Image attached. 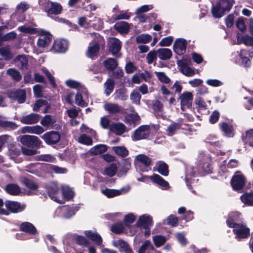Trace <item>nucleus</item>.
<instances>
[{"label": "nucleus", "instance_id": "f257e3e1", "mask_svg": "<svg viewBox=\"0 0 253 253\" xmlns=\"http://www.w3.org/2000/svg\"><path fill=\"white\" fill-rule=\"evenodd\" d=\"M231 217L226 220L227 225L233 228L236 238L238 240L247 238L250 235V229L243 224H238L233 222Z\"/></svg>", "mask_w": 253, "mask_h": 253}, {"label": "nucleus", "instance_id": "f03ea898", "mask_svg": "<svg viewBox=\"0 0 253 253\" xmlns=\"http://www.w3.org/2000/svg\"><path fill=\"white\" fill-rule=\"evenodd\" d=\"M235 3L234 0H220L216 6L211 9L212 15L215 18H220L226 12H228Z\"/></svg>", "mask_w": 253, "mask_h": 253}, {"label": "nucleus", "instance_id": "7ed1b4c3", "mask_svg": "<svg viewBox=\"0 0 253 253\" xmlns=\"http://www.w3.org/2000/svg\"><path fill=\"white\" fill-rule=\"evenodd\" d=\"M40 2L48 16L51 17L52 15H57L61 13L62 6L57 2H53L49 0H40Z\"/></svg>", "mask_w": 253, "mask_h": 253}, {"label": "nucleus", "instance_id": "20e7f679", "mask_svg": "<svg viewBox=\"0 0 253 253\" xmlns=\"http://www.w3.org/2000/svg\"><path fill=\"white\" fill-rule=\"evenodd\" d=\"M29 8V5L27 2H21L16 6L15 12L11 15V18L18 22L23 21L25 18L23 13Z\"/></svg>", "mask_w": 253, "mask_h": 253}, {"label": "nucleus", "instance_id": "39448f33", "mask_svg": "<svg viewBox=\"0 0 253 253\" xmlns=\"http://www.w3.org/2000/svg\"><path fill=\"white\" fill-rule=\"evenodd\" d=\"M21 143L24 146L32 148H39L42 141L34 135H24L20 138Z\"/></svg>", "mask_w": 253, "mask_h": 253}, {"label": "nucleus", "instance_id": "423d86ee", "mask_svg": "<svg viewBox=\"0 0 253 253\" xmlns=\"http://www.w3.org/2000/svg\"><path fill=\"white\" fill-rule=\"evenodd\" d=\"M41 137L47 144L51 145L57 143L60 141L61 135L58 131H51L46 132Z\"/></svg>", "mask_w": 253, "mask_h": 253}, {"label": "nucleus", "instance_id": "0eeeda50", "mask_svg": "<svg viewBox=\"0 0 253 253\" xmlns=\"http://www.w3.org/2000/svg\"><path fill=\"white\" fill-rule=\"evenodd\" d=\"M150 133V129L149 126H141L134 132L132 138L135 141L146 139L149 136Z\"/></svg>", "mask_w": 253, "mask_h": 253}, {"label": "nucleus", "instance_id": "6e6552de", "mask_svg": "<svg viewBox=\"0 0 253 253\" xmlns=\"http://www.w3.org/2000/svg\"><path fill=\"white\" fill-rule=\"evenodd\" d=\"M84 234L87 238L95 243L96 245L100 246V248L101 249L102 253H111L108 249L102 248L101 246L102 242V238L96 232L90 230H87L84 231ZM112 253H115L112 252Z\"/></svg>", "mask_w": 253, "mask_h": 253}, {"label": "nucleus", "instance_id": "1a4fd4ad", "mask_svg": "<svg viewBox=\"0 0 253 253\" xmlns=\"http://www.w3.org/2000/svg\"><path fill=\"white\" fill-rule=\"evenodd\" d=\"M130 188L129 186L127 185L124 187H122L120 189H111L106 188L101 190L102 193L106 196L108 198H112L115 196H119L122 194H125L127 193Z\"/></svg>", "mask_w": 253, "mask_h": 253}, {"label": "nucleus", "instance_id": "9d476101", "mask_svg": "<svg viewBox=\"0 0 253 253\" xmlns=\"http://www.w3.org/2000/svg\"><path fill=\"white\" fill-rule=\"evenodd\" d=\"M5 206L8 211L13 213L21 212L26 208L25 205L12 201H6Z\"/></svg>", "mask_w": 253, "mask_h": 253}, {"label": "nucleus", "instance_id": "9b49d317", "mask_svg": "<svg viewBox=\"0 0 253 253\" xmlns=\"http://www.w3.org/2000/svg\"><path fill=\"white\" fill-rule=\"evenodd\" d=\"M76 242L77 244L85 249L84 252H88L89 253H95L96 250L95 247L91 245L90 242L88 241L84 236H77L76 237Z\"/></svg>", "mask_w": 253, "mask_h": 253}, {"label": "nucleus", "instance_id": "f8f14e48", "mask_svg": "<svg viewBox=\"0 0 253 253\" xmlns=\"http://www.w3.org/2000/svg\"><path fill=\"white\" fill-rule=\"evenodd\" d=\"M46 190L49 197L53 201L58 203H61V200L59 198V188L55 183H50L46 186Z\"/></svg>", "mask_w": 253, "mask_h": 253}, {"label": "nucleus", "instance_id": "ddd939ff", "mask_svg": "<svg viewBox=\"0 0 253 253\" xmlns=\"http://www.w3.org/2000/svg\"><path fill=\"white\" fill-rule=\"evenodd\" d=\"M193 97L192 93L188 91L184 92L180 95L181 110L184 111L185 108L191 106Z\"/></svg>", "mask_w": 253, "mask_h": 253}, {"label": "nucleus", "instance_id": "4468645a", "mask_svg": "<svg viewBox=\"0 0 253 253\" xmlns=\"http://www.w3.org/2000/svg\"><path fill=\"white\" fill-rule=\"evenodd\" d=\"M187 41L184 39H177L173 43V50L178 55L183 54L186 51Z\"/></svg>", "mask_w": 253, "mask_h": 253}, {"label": "nucleus", "instance_id": "2eb2a0df", "mask_svg": "<svg viewBox=\"0 0 253 253\" xmlns=\"http://www.w3.org/2000/svg\"><path fill=\"white\" fill-rule=\"evenodd\" d=\"M205 154L204 151H200L198 155L197 160V167L196 169H198L199 173L201 175L204 176L206 174V170L205 169Z\"/></svg>", "mask_w": 253, "mask_h": 253}, {"label": "nucleus", "instance_id": "dca6fc26", "mask_svg": "<svg viewBox=\"0 0 253 253\" xmlns=\"http://www.w3.org/2000/svg\"><path fill=\"white\" fill-rule=\"evenodd\" d=\"M152 224V217L146 214L140 216L136 223V225L137 227H143V228L150 227Z\"/></svg>", "mask_w": 253, "mask_h": 253}, {"label": "nucleus", "instance_id": "f3484780", "mask_svg": "<svg viewBox=\"0 0 253 253\" xmlns=\"http://www.w3.org/2000/svg\"><path fill=\"white\" fill-rule=\"evenodd\" d=\"M9 98L17 100L19 103H23L26 99V93L24 89H18L8 93Z\"/></svg>", "mask_w": 253, "mask_h": 253}, {"label": "nucleus", "instance_id": "a211bd4d", "mask_svg": "<svg viewBox=\"0 0 253 253\" xmlns=\"http://www.w3.org/2000/svg\"><path fill=\"white\" fill-rule=\"evenodd\" d=\"M245 178L241 175L234 176L231 180V185L233 188L236 190L242 189L245 183Z\"/></svg>", "mask_w": 253, "mask_h": 253}, {"label": "nucleus", "instance_id": "6ab92c4d", "mask_svg": "<svg viewBox=\"0 0 253 253\" xmlns=\"http://www.w3.org/2000/svg\"><path fill=\"white\" fill-rule=\"evenodd\" d=\"M178 65L180 68V72L183 75L188 77H191L195 75V70L190 67L184 61H179L178 62Z\"/></svg>", "mask_w": 253, "mask_h": 253}, {"label": "nucleus", "instance_id": "aec40b11", "mask_svg": "<svg viewBox=\"0 0 253 253\" xmlns=\"http://www.w3.org/2000/svg\"><path fill=\"white\" fill-rule=\"evenodd\" d=\"M99 40L95 41L93 42H90L88 47L86 55L87 57L94 58L98 56L99 49V45L98 43Z\"/></svg>", "mask_w": 253, "mask_h": 253}, {"label": "nucleus", "instance_id": "412c9836", "mask_svg": "<svg viewBox=\"0 0 253 253\" xmlns=\"http://www.w3.org/2000/svg\"><path fill=\"white\" fill-rule=\"evenodd\" d=\"M40 118V115L35 113H31L21 117L20 121L24 124H33L38 122Z\"/></svg>", "mask_w": 253, "mask_h": 253}, {"label": "nucleus", "instance_id": "4be33fe9", "mask_svg": "<svg viewBox=\"0 0 253 253\" xmlns=\"http://www.w3.org/2000/svg\"><path fill=\"white\" fill-rule=\"evenodd\" d=\"M113 244L114 246L118 248L121 252H125L126 253L132 252L131 249L127 242L123 240L114 241Z\"/></svg>", "mask_w": 253, "mask_h": 253}, {"label": "nucleus", "instance_id": "5701e85b", "mask_svg": "<svg viewBox=\"0 0 253 253\" xmlns=\"http://www.w3.org/2000/svg\"><path fill=\"white\" fill-rule=\"evenodd\" d=\"M103 108L105 111L112 114L119 113L121 111V106H119L117 104L112 102L105 103Z\"/></svg>", "mask_w": 253, "mask_h": 253}, {"label": "nucleus", "instance_id": "b1692460", "mask_svg": "<svg viewBox=\"0 0 253 253\" xmlns=\"http://www.w3.org/2000/svg\"><path fill=\"white\" fill-rule=\"evenodd\" d=\"M110 50L113 54L117 53L121 48V42L117 39L113 38L110 39L109 42Z\"/></svg>", "mask_w": 253, "mask_h": 253}, {"label": "nucleus", "instance_id": "393cba45", "mask_svg": "<svg viewBox=\"0 0 253 253\" xmlns=\"http://www.w3.org/2000/svg\"><path fill=\"white\" fill-rule=\"evenodd\" d=\"M68 43L66 40H58L55 41L54 49L58 52H64L68 48Z\"/></svg>", "mask_w": 253, "mask_h": 253}, {"label": "nucleus", "instance_id": "a878e982", "mask_svg": "<svg viewBox=\"0 0 253 253\" xmlns=\"http://www.w3.org/2000/svg\"><path fill=\"white\" fill-rule=\"evenodd\" d=\"M20 228L21 231L30 235H35L38 232L35 227L32 223L28 222H24L21 223Z\"/></svg>", "mask_w": 253, "mask_h": 253}, {"label": "nucleus", "instance_id": "bb28decb", "mask_svg": "<svg viewBox=\"0 0 253 253\" xmlns=\"http://www.w3.org/2000/svg\"><path fill=\"white\" fill-rule=\"evenodd\" d=\"M110 129L118 135H122L126 130V127L121 123H116L111 125Z\"/></svg>", "mask_w": 253, "mask_h": 253}, {"label": "nucleus", "instance_id": "cd10ccee", "mask_svg": "<svg viewBox=\"0 0 253 253\" xmlns=\"http://www.w3.org/2000/svg\"><path fill=\"white\" fill-rule=\"evenodd\" d=\"M150 179L164 189H167L169 187L168 182L158 174H154L150 176Z\"/></svg>", "mask_w": 253, "mask_h": 253}, {"label": "nucleus", "instance_id": "c85d7f7f", "mask_svg": "<svg viewBox=\"0 0 253 253\" xmlns=\"http://www.w3.org/2000/svg\"><path fill=\"white\" fill-rule=\"evenodd\" d=\"M15 65L20 69L27 68L28 65V59L26 55H20L17 56L14 60Z\"/></svg>", "mask_w": 253, "mask_h": 253}, {"label": "nucleus", "instance_id": "c756f323", "mask_svg": "<svg viewBox=\"0 0 253 253\" xmlns=\"http://www.w3.org/2000/svg\"><path fill=\"white\" fill-rule=\"evenodd\" d=\"M114 96L115 100H126L128 97L126 89L125 87H122L116 90L114 94Z\"/></svg>", "mask_w": 253, "mask_h": 253}, {"label": "nucleus", "instance_id": "7c9ffc66", "mask_svg": "<svg viewBox=\"0 0 253 253\" xmlns=\"http://www.w3.org/2000/svg\"><path fill=\"white\" fill-rule=\"evenodd\" d=\"M136 159L138 162L143 164L145 168L143 171H148L150 169L149 166L151 164V160L147 156L143 154H140L137 156Z\"/></svg>", "mask_w": 253, "mask_h": 253}, {"label": "nucleus", "instance_id": "2f4dec72", "mask_svg": "<svg viewBox=\"0 0 253 253\" xmlns=\"http://www.w3.org/2000/svg\"><path fill=\"white\" fill-rule=\"evenodd\" d=\"M51 40V35L49 34H46L44 35H42L39 38L37 44L39 46L44 47L48 45Z\"/></svg>", "mask_w": 253, "mask_h": 253}, {"label": "nucleus", "instance_id": "473e14b6", "mask_svg": "<svg viewBox=\"0 0 253 253\" xmlns=\"http://www.w3.org/2000/svg\"><path fill=\"white\" fill-rule=\"evenodd\" d=\"M115 28L120 33L126 34L128 32L130 26L127 22L121 21L115 24Z\"/></svg>", "mask_w": 253, "mask_h": 253}, {"label": "nucleus", "instance_id": "72a5a7b5", "mask_svg": "<svg viewBox=\"0 0 253 253\" xmlns=\"http://www.w3.org/2000/svg\"><path fill=\"white\" fill-rule=\"evenodd\" d=\"M242 138L245 144L253 147V128L247 130L245 134H243Z\"/></svg>", "mask_w": 253, "mask_h": 253}, {"label": "nucleus", "instance_id": "f704fd0d", "mask_svg": "<svg viewBox=\"0 0 253 253\" xmlns=\"http://www.w3.org/2000/svg\"><path fill=\"white\" fill-rule=\"evenodd\" d=\"M159 57L163 60H167L170 59L172 56V52L170 49L167 48H160L157 51Z\"/></svg>", "mask_w": 253, "mask_h": 253}, {"label": "nucleus", "instance_id": "c9c22d12", "mask_svg": "<svg viewBox=\"0 0 253 253\" xmlns=\"http://www.w3.org/2000/svg\"><path fill=\"white\" fill-rule=\"evenodd\" d=\"M219 125L222 131L224 132L226 136L232 137L234 136V134L232 126L226 123H222L219 124Z\"/></svg>", "mask_w": 253, "mask_h": 253}, {"label": "nucleus", "instance_id": "e433bc0d", "mask_svg": "<svg viewBox=\"0 0 253 253\" xmlns=\"http://www.w3.org/2000/svg\"><path fill=\"white\" fill-rule=\"evenodd\" d=\"M132 15V14L128 10H122L118 14H114L112 17L114 20H128Z\"/></svg>", "mask_w": 253, "mask_h": 253}, {"label": "nucleus", "instance_id": "4c0bfd02", "mask_svg": "<svg viewBox=\"0 0 253 253\" xmlns=\"http://www.w3.org/2000/svg\"><path fill=\"white\" fill-rule=\"evenodd\" d=\"M115 82L112 79H108L104 83V93L107 96L110 95L114 88Z\"/></svg>", "mask_w": 253, "mask_h": 253}, {"label": "nucleus", "instance_id": "58836bf2", "mask_svg": "<svg viewBox=\"0 0 253 253\" xmlns=\"http://www.w3.org/2000/svg\"><path fill=\"white\" fill-rule=\"evenodd\" d=\"M55 122V119L53 116L47 115L42 120L41 124L44 127H52Z\"/></svg>", "mask_w": 253, "mask_h": 253}, {"label": "nucleus", "instance_id": "ea45409f", "mask_svg": "<svg viewBox=\"0 0 253 253\" xmlns=\"http://www.w3.org/2000/svg\"><path fill=\"white\" fill-rule=\"evenodd\" d=\"M6 74L15 82H19L22 79L20 73L14 68L8 69L6 71Z\"/></svg>", "mask_w": 253, "mask_h": 253}, {"label": "nucleus", "instance_id": "a19ab883", "mask_svg": "<svg viewBox=\"0 0 253 253\" xmlns=\"http://www.w3.org/2000/svg\"><path fill=\"white\" fill-rule=\"evenodd\" d=\"M107 150V146L104 144L97 145L91 148L90 152L92 155H99Z\"/></svg>", "mask_w": 253, "mask_h": 253}, {"label": "nucleus", "instance_id": "79ce46f5", "mask_svg": "<svg viewBox=\"0 0 253 253\" xmlns=\"http://www.w3.org/2000/svg\"><path fill=\"white\" fill-rule=\"evenodd\" d=\"M154 248L149 240L145 241L140 247L138 253H144L145 252H150L154 250Z\"/></svg>", "mask_w": 253, "mask_h": 253}, {"label": "nucleus", "instance_id": "37998d69", "mask_svg": "<svg viewBox=\"0 0 253 253\" xmlns=\"http://www.w3.org/2000/svg\"><path fill=\"white\" fill-rule=\"evenodd\" d=\"M242 202L245 205L253 206V193H246L241 196Z\"/></svg>", "mask_w": 253, "mask_h": 253}, {"label": "nucleus", "instance_id": "c03bdc74", "mask_svg": "<svg viewBox=\"0 0 253 253\" xmlns=\"http://www.w3.org/2000/svg\"><path fill=\"white\" fill-rule=\"evenodd\" d=\"M158 171L163 175L167 176L169 174L168 166L165 163L160 161L156 165Z\"/></svg>", "mask_w": 253, "mask_h": 253}, {"label": "nucleus", "instance_id": "a18cd8bd", "mask_svg": "<svg viewBox=\"0 0 253 253\" xmlns=\"http://www.w3.org/2000/svg\"><path fill=\"white\" fill-rule=\"evenodd\" d=\"M5 191L10 195H17L20 193V188L17 185L9 184L6 186Z\"/></svg>", "mask_w": 253, "mask_h": 253}, {"label": "nucleus", "instance_id": "49530a36", "mask_svg": "<svg viewBox=\"0 0 253 253\" xmlns=\"http://www.w3.org/2000/svg\"><path fill=\"white\" fill-rule=\"evenodd\" d=\"M103 64L107 70L113 71L118 66V63L116 59L109 58L103 62Z\"/></svg>", "mask_w": 253, "mask_h": 253}, {"label": "nucleus", "instance_id": "de8ad7c7", "mask_svg": "<svg viewBox=\"0 0 253 253\" xmlns=\"http://www.w3.org/2000/svg\"><path fill=\"white\" fill-rule=\"evenodd\" d=\"M204 94L201 92L197 93L195 102L196 104L199 106V109L205 110L206 108L205 102L204 98Z\"/></svg>", "mask_w": 253, "mask_h": 253}, {"label": "nucleus", "instance_id": "09e8293b", "mask_svg": "<svg viewBox=\"0 0 253 253\" xmlns=\"http://www.w3.org/2000/svg\"><path fill=\"white\" fill-rule=\"evenodd\" d=\"M76 210L74 207L64 206L62 208V211L63 212V215L66 218H70L75 213Z\"/></svg>", "mask_w": 253, "mask_h": 253}, {"label": "nucleus", "instance_id": "8fccbe9b", "mask_svg": "<svg viewBox=\"0 0 253 253\" xmlns=\"http://www.w3.org/2000/svg\"><path fill=\"white\" fill-rule=\"evenodd\" d=\"M151 40L152 37L149 34H141L136 38V42L137 43H147Z\"/></svg>", "mask_w": 253, "mask_h": 253}, {"label": "nucleus", "instance_id": "3c124183", "mask_svg": "<svg viewBox=\"0 0 253 253\" xmlns=\"http://www.w3.org/2000/svg\"><path fill=\"white\" fill-rule=\"evenodd\" d=\"M117 170L116 165L113 164L107 167L104 170L103 174L112 177L115 175Z\"/></svg>", "mask_w": 253, "mask_h": 253}, {"label": "nucleus", "instance_id": "603ef678", "mask_svg": "<svg viewBox=\"0 0 253 253\" xmlns=\"http://www.w3.org/2000/svg\"><path fill=\"white\" fill-rule=\"evenodd\" d=\"M0 126L8 129H14L17 128V126L14 122L4 121L1 117H0Z\"/></svg>", "mask_w": 253, "mask_h": 253}, {"label": "nucleus", "instance_id": "864d4df0", "mask_svg": "<svg viewBox=\"0 0 253 253\" xmlns=\"http://www.w3.org/2000/svg\"><path fill=\"white\" fill-rule=\"evenodd\" d=\"M62 194L66 200L71 199L74 195V192L68 186H63L62 188Z\"/></svg>", "mask_w": 253, "mask_h": 253}, {"label": "nucleus", "instance_id": "5fc2aeb1", "mask_svg": "<svg viewBox=\"0 0 253 253\" xmlns=\"http://www.w3.org/2000/svg\"><path fill=\"white\" fill-rule=\"evenodd\" d=\"M0 55L5 60H9L12 58V55L8 46L0 48Z\"/></svg>", "mask_w": 253, "mask_h": 253}, {"label": "nucleus", "instance_id": "6e6d98bb", "mask_svg": "<svg viewBox=\"0 0 253 253\" xmlns=\"http://www.w3.org/2000/svg\"><path fill=\"white\" fill-rule=\"evenodd\" d=\"M153 241L155 245L159 248L165 243L167 239L162 235H156L153 237Z\"/></svg>", "mask_w": 253, "mask_h": 253}, {"label": "nucleus", "instance_id": "4d7b16f0", "mask_svg": "<svg viewBox=\"0 0 253 253\" xmlns=\"http://www.w3.org/2000/svg\"><path fill=\"white\" fill-rule=\"evenodd\" d=\"M112 150L117 155L122 157H126L128 154V151L123 146L113 147Z\"/></svg>", "mask_w": 253, "mask_h": 253}, {"label": "nucleus", "instance_id": "13d9d810", "mask_svg": "<svg viewBox=\"0 0 253 253\" xmlns=\"http://www.w3.org/2000/svg\"><path fill=\"white\" fill-rule=\"evenodd\" d=\"M65 84L67 86L72 88L80 89L83 87L80 82L73 80H68L66 81Z\"/></svg>", "mask_w": 253, "mask_h": 253}, {"label": "nucleus", "instance_id": "bf43d9fd", "mask_svg": "<svg viewBox=\"0 0 253 253\" xmlns=\"http://www.w3.org/2000/svg\"><path fill=\"white\" fill-rule=\"evenodd\" d=\"M141 98V94L136 90H133L130 95V99L132 102L139 105L140 104V99Z\"/></svg>", "mask_w": 253, "mask_h": 253}, {"label": "nucleus", "instance_id": "052dcab7", "mask_svg": "<svg viewBox=\"0 0 253 253\" xmlns=\"http://www.w3.org/2000/svg\"><path fill=\"white\" fill-rule=\"evenodd\" d=\"M78 141L81 144L86 145H91L93 142L92 139L85 134H82L78 138Z\"/></svg>", "mask_w": 253, "mask_h": 253}, {"label": "nucleus", "instance_id": "680f3d73", "mask_svg": "<svg viewBox=\"0 0 253 253\" xmlns=\"http://www.w3.org/2000/svg\"><path fill=\"white\" fill-rule=\"evenodd\" d=\"M155 74L159 80L165 84H169L170 82V79L164 72H155Z\"/></svg>", "mask_w": 253, "mask_h": 253}, {"label": "nucleus", "instance_id": "e2e57ef3", "mask_svg": "<svg viewBox=\"0 0 253 253\" xmlns=\"http://www.w3.org/2000/svg\"><path fill=\"white\" fill-rule=\"evenodd\" d=\"M180 127V124L176 123L171 124L167 128L168 134L170 136L173 135L175 132Z\"/></svg>", "mask_w": 253, "mask_h": 253}, {"label": "nucleus", "instance_id": "0e129e2a", "mask_svg": "<svg viewBox=\"0 0 253 253\" xmlns=\"http://www.w3.org/2000/svg\"><path fill=\"white\" fill-rule=\"evenodd\" d=\"M37 160L48 162H53L55 158L49 154H42L37 156Z\"/></svg>", "mask_w": 253, "mask_h": 253}, {"label": "nucleus", "instance_id": "69168bd1", "mask_svg": "<svg viewBox=\"0 0 253 253\" xmlns=\"http://www.w3.org/2000/svg\"><path fill=\"white\" fill-rule=\"evenodd\" d=\"M111 230L114 233L120 234L124 231V225L122 223H116L112 226Z\"/></svg>", "mask_w": 253, "mask_h": 253}, {"label": "nucleus", "instance_id": "338daca9", "mask_svg": "<svg viewBox=\"0 0 253 253\" xmlns=\"http://www.w3.org/2000/svg\"><path fill=\"white\" fill-rule=\"evenodd\" d=\"M49 169L51 172L56 173H65L67 171V169L55 165H50Z\"/></svg>", "mask_w": 253, "mask_h": 253}, {"label": "nucleus", "instance_id": "774afa93", "mask_svg": "<svg viewBox=\"0 0 253 253\" xmlns=\"http://www.w3.org/2000/svg\"><path fill=\"white\" fill-rule=\"evenodd\" d=\"M242 42L246 45L253 46V36L245 35L242 38Z\"/></svg>", "mask_w": 253, "mask_h": 253}]
</instances>
